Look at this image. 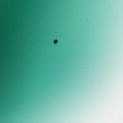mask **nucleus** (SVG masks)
Wrapping results in <instances>:
<instances>
[{
  "label": "nucleus",
  "mask_w": 123,
  "mask_h": 123,
  "mask_svg": "<svg viewBox=\"0 0 123 123\" xmlns=\"http://www.w3.org/2000/svg\"><path fill=\"white\" fill-rule=\"evenodd\" d=\"M54 42L55 44L56 43L55 42V41H54Z\"/></svg>",
  "instance_id": "nucleus-2"
},
{
  "label": "nucleus",
  "mask_w": 123,
  "mask_h": 123,
  "mask_svg": "<svg viewBox=\"0 0 123 123\" xmlns=\"http://www.w3.org/2000/svg\"><path fill=\"white\" fill-rule=\"evenodd\" d=\"M1 4V0H0V4ZM1 9V6L0 5V9ZM1 16V11H0V16ZM1 25V19H0V26ZM0 33H1V26H0ZM1 50V34H0V51ZM1 56V53H0V56ZM1 63V57H0V64ZM1 66L0 65V68ZM1 72V69H0V72ZM1 73H0V75Z\"/></svg>",
  "instance_id": "nucleus-1"
}]
</instances>
